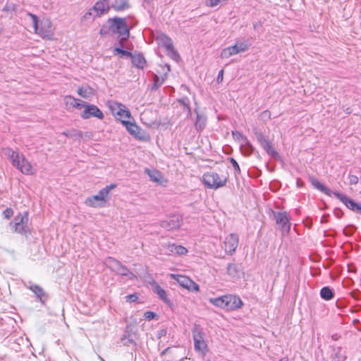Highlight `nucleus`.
Listing matches in <instances>:
<instances>
[{"label":"nucleus","mask_w":361,"mask_h":361,"mask_svg":"<svg viewBox=\"0 0 361 361\" xmlns=\"http://www.w3.org/2000/svg\"><path fill=\"white\" fill-rule=\"evenodd\" d=\"M4 155L11 161L12 165L25 175H32L35 170L30 161L25 158L24 154L14 151L10 147L3 149Z\"/></svg>","instance_id":"f257e3e1"},{"label":"nucleus","mask_w":361,"mask_h":361,"mask_svg":"<svg viewBox=\"0 0 361 361\" xmlns=\"http://www.w3.org/2000/svg\"><path fill=\"white\" fill-rule=\"evenodd\" d=\"M32 20V24L36 33L43 38L51 39L54 35V27L49 19H43L38 23L37 17L32 13H28Z\"/></svg>","instance_id":"f03ea898"},{"label":"nucleus","mask_w":361,"mask_h":361,"mask_svg":"<svg viewBox=\"0 0 361 361\" xmlns=\"http://www.w3.org/2000/svg\"><path fill=\"white\" fill-rule=\"evenodd\" d=\"M202 181L208 188L216 190L226 185L227 178L223 176H220L216 172L209 171L203 175Z\"/></svg>","instance_id":"7ed1b4c3"},{"label":"nucleus","mask_w":361,"mask_h":361,"mask_svg":"<svg viewBox=\"0 0 361 361\" xmlns=\"http://www.w3.org/2000/svg\"><path fill=\"white\" fill-rule=\"evenodd\" d=\"M104 263L108 268L116 272L117 274L127 276L130 280L136 279V276L131 272L127 267L122 264L118 260L113 257H109L106 258Z\"/></svg>","instance_id":"20e7f679"},{"label":"nucleus","mask_w":361,"mask_h":361,"mask_svg":"<svg viewBox=\"0 0 361 361\" xmlns=\"http://www.w3.org/2000/svg\"><path fill=\"white\" fill-rule=\"evenodd\" d=\"M113 25V34H118L119 42L122 46V42L127 40L129 37V30L126 18L115 17L111 18Z\"/></svg>","instance_id":"39448f33"},{"label":"nucleus","mask_w":361,"mask_h":361,"mask_svg":"<svg viewBox=\"0 0 361 361\" xmlns=\"http://www.w3.org/2000/svg\"><path fill=\"white\" fill-rule=\"evenodd\" d=\"M276 226L283 235H288L290 230V217L286 212H278L274 213Z\"/></svg>","instance_id":"423d86ee"},{"label":"nucleus","mask_w":361,"mask_h":361,"mask_svg":"<svg viewBox=\"0 0 361 361\" xmlns=\"http://www.w3.org/2000/svg\"><path fill=\"white\" fill-rule=\"evenodd\" d=\"M28 214L23 212L18 214L10 223L11 226L13 228V231L20 234H25L28 230Z\"/></svg>","instance_id":"0eeeda50"},{"label":"nucleus","mask_w":361,"mask_h":361,"mask_svg":"<svg viewBox=\"0 0 361 361\" xmlns=\"http://www.w3.org/2000/svg\"><path fill=\"white\" fill-rule=\"evenodd\" d=\"M248 48L249 44L246 41L238 40L233 46L224 49L221 52V57L228 59L233 55L247 51Z\"/></svg>","instance_id":"6e6552de"},{"label":"nucleus","mask_w":361,"mask_h":361,"mask_svg":"<svg viewBox=\"0 0 361 361\" xmlns=\"http://www.w3.org/2000/svg\"><path fill=\"white\" fill-rule=\"evenodd\" d=\"M121 123L126 126L128 133L133 135L136 139L142 141H146L149 139V136L146 132L135 123L128 121H121Z\"/></svg>","instance_id":"1a4fd4ad"},{"label":"nucleus","mask_w":361,"mask_h":361,"mask_svg":"<svg viewBox=\"0 0 361 361\" xmlns=\"http://www.w3.org/2000/svg\"><path fill=\"white\" fill-rule=\"evenodd\" d=\"M171 278L176 280L180 286L192 292L200 290V286L189 277L178 274H171Z\"/></svg>","instance_id":"9d476101"},{"label":"nucleus","mask_w":361,"mask_h":361,"mask_svg":"<svg viewBox=\"0 0 361 361\" xmlns=\"http://www.w3.org/2000/svg\"><path fill=\"white\" fill-rule=\"evenodd\" d=\"M81 117L83 119H88L91 117H95L102 120L104 117L102 111L94 104H86L84 111L81 113Z\"/></svg>","instance_id":"9b49d317"},{"label":"nucleus","mask_w":361,"mask_h":361,"mask_svg":"<svg viewBox=\"0 0 361 361\" xmlns=\"http://www.w3.org/2000/svg\"><path fill=\"white\" fill-rule=\"evenodd\" d=\"M182 222V217L178 214H175L161 221L160 225L167 231H171L178 228L181 226Z\"/></svg>","instance_id":"f8f14e48"},{"label":"nucleus","mask_w":361,"mask_h":361,"mask_svg":"<svg viewBox=\"0 0 361 361\" xmlns=\"http://www.w3.org/2000/svg\"><path fill=\"white\" fill-rule=\"evenodd\" d=\"M239 238L238 235L235 233H231L226 237L224 244L225 252L232 255L235 252L236 248L238 246Z\"/></svg>","instance_id":"ddd939ff"},{"label":"nucleus","mask_w":361,"mask_h":361,"mask_svg":"<svg viewBox=\"0 0 361 361\" xmlns=\"http://www.w3.org/2000/svg\"><path fill=\"white\" fill-rule=\"evenodd\" d=\"M334 195L338 198L340 201H341L348 209L352 211L361 214V205L357 204L352 199L349 198L346 195L335 191L334 192Z\"/></svg>","instance_id":"4468645a"},{"label":"nucleus","mask_w":361,"mask_h":361,"mask_svg":"<svg viewBox=\"0 0 361 361\" xmlns=\"http://www.w3.org/2000/svg\"><path fill=\"white\" fill-rule=\"evenodd\" d=\"M162 250L165 255H184L188 252V250L180 245L171 244V243H164L161 245Z\"/></svg>","instance_id":"2eb2a0df"},{"label":"nucleus","mask_w":361,"mask_h":361,"mask_svg":"<svg viewBox=\"0 0 361 361\" xmlns=\"http://www.w3.org/2000/svg\"><path fill=\"white\" fill-rule=\"evenodd\" d=\"M192 337L195 349L197 351H203L206 348L207 345L203 339L202 331L197 325L192 329Z\"/></svg>","instance_id":"dca6fc26"},{"label":"nucleus","mask_w":361,"mask_h":361,"mask_svg":"<svg viewBox=\"0 0 361 361\" xmlns=\"http://www.w3.org/2000/svg\"><path fill=\"white\" fill-rule=\"evenodd\" d=\"M109 9V6L107 0H99L94 4L92 10L85 14L84 18H88L90 16H91L92 14V11L95 12V15L97 16H100L107 13Z\"/></svg>","instance_id":"f3484780"},{"label":"nucleus","mask_w":361,"mask_h":361,"mask_svg":"<svg viewBox=\"0 0 361 361\" xmlns=\"http://www.w3.org/2000/svg\"><path fill=\"white\" fill-rule=\"evenodd\" d=\"M226 310L233 311L240 308L243 302L241 299L235 295H226Z\"/></svg>","instance_id":"a211bd4d"},{"label":"nucleus","mask_w":361,"mask_h":361,"mask_svg":"<svg viewBox=\"0 0 361 361\" xmlns=\"http://www.w3.org/2000/svg\"><path fill=\"white\" fill-rule=\"evenodd\" d=\"M226 274L233 281L238 279L240 275V266L235 263H230L226 267Z\"/></svg>","instance_id":"6ab92c4d"},{"label":"nucleus","mask_w":361,"mask_h":361,"mask_svg":"<svg viewBox=\"0 0 361 361\" xmlns=\"http://www.w3.org/2000/svg\"><path fill=\"white\" fill-rule=\"evenodd\" d=\"M106 197V191L102 189L97 195L88 197L85 201V204L87 206L94 207H96V201H104Z\"/></svg>","instance_id":"aec40b11"},{"label":"nucleus","mask_w":361,"mask_h":361,"mask_svg":"<svg viewBox=\"0 0 361 361\" xmlns=\"http://www.w3.org/2000/svg\"><path fill=\"white\" fill-rule=\"evenodd\" d=\"M27 288H29L35 294L37 298L39 300V301L42 303L44 304L45 301L47 300L48 295L44 291L43 288L41 286L36 284H33L28 286Z\"/></svg>","instance_id":"412c9836"},{"label":"nucleus","mask_w":361,"mask_h":361,"mask_svg":"<svg viewBox=\"0 0 361 361\" xmlns=\"http://www.w3.org/2000/svg\"><path fill=\"white\" fill-rule=\"evenodd\" d=\"M195 112L197 114L194 123L195 128L197 131H202L207 125V118L204 114H200L196 109H195Z\"/></svg>","instance_id":"4be33fe9"},{"label":"nucleus","mask_w":361,"mask_h":361,"mask_svg":"<svg viewBox=\"0 0 361 361\" xmlns=\"http://www.w3.org/2000/svg\"><path fill=\"white\" fill-rule=\"evenodd\" d=\"M64 100L66 105H70L71 106L76 109H81L82 107L85 108L87 104L86 102L71 95L66 96Z\"/></svg>","instance_id":"5701e85b"},{"label":"nucleus","mask_w":361,"mask_h":361,"mask_svg":"<svg viewBox=\"0 0 361 361\" xmlns=\"http://www.w3.org/2000/svg\"><path fill=\"white\" fill-rule=\"evenodd\" d=\"M310 181L312 185L317 188V190H320L321 192H324L328 196H331V195H334V192H332L330 189H329L327 187L322 184L317 178H311Z\"/></svg>","instance_id":"b1692460"},{"label":"nucleus","mask_w":361,"mask_h":361,"mask_svg":"<svg viewBox=\"0 0 361 361\" xmlns=\"http://www.w3.org/2000/svg\"><path fill=\"white\" fill-rule=\"evenodd\" d=\"M130 58H131L132 63L133 64L134 66L141 69L144 68L146 63V61L142 54H132V56Z\"/></svg>","instance_id":"393cba45"},{"label":"nucleus","mask_w":361,"mask_h":361,"mask_svg":"<svg viewBox=\"0 0 361 361\" xmlns=\"http://www.w3.org/2000/svg\"><path fill=\"white\" fill-rule=\"evenodd\" d=\"M156 39H157L158 44L160 46L164 47L166 49V50L168 48H170L171 46L173 45L172 39L164 34L159 35L157 37Z\"/></svg>","instance_id":"a878e982"},{"label":"nucleus","mask_w":361,"mask_h":361,"mask_svg":"<svg viewBox=\"0 0 361 361\" xmlns=\"http://www.w3.org/2000/svg\"><path fill=\"white\" fill-rule=\"evenodd\" d=\"M209 301L216 307L226 310V295L219 298H209Z\"/></svg>","instance_id":"bb28decb"},{"label":"nucleus","mask_w":361,"mask_h":361,"mask_svg":"<svg viewBox=\"0 0 361 361\" xmlns=\"http://www.w3.org/2000/svg\"><path fill=\"white\" fill-rule=\"evenodd\" d=\"M111 6L114 10L121 11L129 8L130 4L128 0H114Z\"/></svg>","instance_id":"cd10ccee"},{"label":"nucleus","mask_w":361,"mask_h":361,"mask_svg":"<svg viewBox=\"0 0 361 361\" xmlns=\"http://www.w3.org/2000/svg\"><path fill=\"white\" fill-rule=\"evenodd\" d=\"M113 25L111 18L109 19L107 22L102 25L100 29L99 33L102 36H107L110 34H113Z\"/></svg>","instance_id":"c85d7f7f"},{"label":"nucleus","mask_w":361,"mask_h":361,"mask_svg":"<svg viewBox=\"0 0 361 361\" xmlns=\"http://www.w3.org/2000/svg\"><path fill=\"white\" fill-rule=\"evenodd\" d=\"M108 106L114 116L119 113V111H121V108H124L123 104L116 101H109Z\"/></svg>","instance_id":"c756f323"},{"label":"nucleus","mask_w":361,"mask_h":361,"mask_svg":"<svg viewBox=\"0 0 361 361\" xmlns=\"http://www.w3.org/2000/svg\"><path fill=\"white\" fill-rule=\"evenodd\" d=\"M77 92L80 97L85 99L89 98L93 94V90L89 86L80 87Z\"/></svg>","instance_id":"7c9ffc66"},{"label":"nucleus","mask_w":361,"mask_h":361,"mask_svg":"<svg viewBox=\"0 0 361 361\" xmlns=\"http://www.w3.org/2000/svg\"><path fill=\"white\" fill-rule=\"evenodd\" d=\"M155 293L158 295L159 298L163 300L166 304L170 305L171 301L167 298L166 291L159 286L157 285L154 288Z\"/></svg>","instance_id":"2f4dec72"},{"label":"nucleus","mask_w":361,"mask_h":361,"mask_svg":"<svg viewBox=\"0 0 361 361\" xmlns=\"http://www.w3.org/2000/svg\"><path fill=\"white\" fill-rule=\"evenodd\" d=\"M320 296L324 300H329L334 298V294L333 290L329 287L325 286L321 289Z\"/></svg>","instance_id":"473e14b6"},{"label":"nucleus","mask_w":361,"mask_h":361,"mask_svg":"<svg viewBox=\"0 0 361 361\" xmlns=\"http://www.w3.org/2000/svg\"><path fill=\"white\" fill-rule=\"evenodd\" d=\"M261 146L267 152V153L271 155L272 157H276L278 156L277 152L273 149L271 143L268 140L262 143Z\"/></svg>","instance_id":"72a5a7b5"},{"label":"nucleus","mask_w":361,"mask_h":361,"mask_svg":"<svg viewBox=\"0 0 361 361\" xmlns=\"http://www.w3.org/2000/svg\"><path fill=\"white\" fill-rule=\"evenodd\" d=\"M115 117L121 121H123V118H130L131 117V114L124 105V108H121V111H119V113H118Z\"/></svg>","instance_id":"f704fd0d"},{"label":"nucleus","mask_w":361,"mask_h":361,"mask_svg":"<svg viewBox=\"0 0 361 361\" xmlns=\"http://www.w3.org/2000/svg\"><path fill=\"white\" fill-rule=\"evenodd\" d=\"M146 172L147 173V174L150 177V179L152 181L156 182V183L160 182L161 176L158 171H152L149 169H146Z\"/></svg>","instance_id":"c9c22d12"},{"label":"nucleus","mask_w":361,"mask_h":361,"mask_svg":"<svg viewBox=\"0 0 361 361\" xmlns=\"http://www.w3.org/2000/svg\"><path fill=\"white\" fill-rule=\"evenodd\" d=\"M167 54L173 60L178 61L179 59V54L177 51L174 49L173 45L171 46L170 48L166 49Z\"/></svg>","instance_id":"e433bc0d"},{"label":"nucleus","mask_w":361,"mask_h":361,"mask_svg":"<svg viewBox=\"0 0 361 361\" xmlns=\"http://www.w3.org/2000/svg\"><path fill=\"white\" fill-rule=\"evenodd\" d=\"M164 78H159L158 75H154L153 88L155 90L158 89L164 83Z\"/></svg>","instance_id":"4c0bfd02"},{"label":"nucleus","mask_w":361,"mask_h":361,"mask_svg":"<svg viewBox=\"0 0 361 361\" xmlns=\"http://www.w3.org/2000/svg\"><path fill=\"white\" fill-rule=\"evenodd\" d=\"M255 135L257 137V141L260 143V145L268 140L261 131L255 130Z\"/></svg>","instance_id":"58836bf2"},{"label":"nucleus","mask_w":361,"mask_h":361,"mask_svg":"<svg viewBox=\"0 0 361 361\" xmlns=\"http://www.w3.org/2000/svg\"><path fill=\"white\" fill-rule=\"evenodd\" d=\"M259 119L266 122L271 119V112L268 110L262 111L259 115Z\"/></svg>","instance_id":"ea45409f"},{"label":"nucleus","mask_w":361,"mask_h":361,"mask_svg":"<svg viewBox=\"0 0 361 361\" xmlns=\"http://www.w3.org/2000/svg\"><path fill=\"white\" fill-rule=\"evenodd\" d=\"M62 134L66 137H73L74 136L78 135L79 137H82L81 133L78 132L75 130H72L70 131H63Z\"/></svg>","instance_id":"a19ab883"},{"label":"nucleus","mask_w":361,"mask_h":361,"mask_svg":"<svg viewBox=\"0 0 361 361\" xmlns=\"http://www.w3.org/2000/svg\"><path fill=\"white\" fill-rule=\"evenodd\" d=\"M178 102L185 106L189 112L190 111L191 109L190 106V101L187 97H184L178 99Z\"/></svg>","instance_id":"79ce46f5"},{"label":"nucleus","mask_w":361,"mask_h":361,"mask_svg":"<svg viewBox=\"0 0 361 361\" xmlns=\"http://www.w3.org/2000/svg\"><path fill=\"white\" fill-rule=\"evenodd\" d=\"M115 51L118 54H121L123 56L130 57L132 56L131 52L124 50V49H122L121 48H115Z\"/></svg>","instance_id":"37998d69"},{"label":"nucleus","mask_w":361,"mask_h":361,"mask_svg":"<svg viewBox=\"0 0 361 361\" xmlns=\"http://www.w3.org/2000/svg\"><path fill=\"white\" fill-rule=\"evenodd\" d=\"M13 211L11 208L6 209L2 213L3 216L6 219H9L13 216Z\"/></svg>","instance_id":"c03bdc74"},{"label":"nucleus","mask_w":361,"mask_h":361,"mask_svg":"<svg viewBox=\"0 0 361 361\" xmlns=\"http://www.w3.org/2000/svg\"><path fill=\"white\" fill-rule=\"evenodd\" d=\"M230 161L233 166V167L234 168L235 171L236 173H240V166L238 164V162L236 161V160L233 158H231L230 159Z\"/></svg>","instance_id":"a18cd8bd"},{"label":"nucleus","mask_w":361,"mask_h":361,"mask_svg":"<svg viewBox=\"0 0 361 361\" xmlns=\"http://www.w3.org/2000/svg\"><path fill=\"white\" fill-rule=\"evenodd\" d=\"M137 296L135 294H130L126 296V300L128 302H133L137 300Z\"/></svg>","instance_id":"49530a36"},{"label":"nucleus","mask_w":361,"mask_h":361,"mask_svg":"<svg viewBox=\"0 0 361 361\" xmlns=\"http://www.w3.org/2000/svg\"><path fill=\"white\" fill-rule=\"evenodd\" d=\"M349 182L351 185H355L358 183V177L355 175H350L349 177Z\"/></svg>","instance_id":"de8ad7c7"},{"label":"nucleus","mask_w":361,"mask_h":361,"mask_svg":"<svg viewBox=\"0 0 361 361\" xmlns=\"http://www.w3.org/2000/svg\"><path fill=\"white\" fill-rule=\"evenodd\" d=\"M144 316L145 319L148 320H152L155 317V314L153 312L148 311L145 312Z\"/></svg>","instance_id":"09e8293b"},{"label":"nucleus","mask_w":361,"mask_h":361,"mask_svg":"<svg viewBox=\"0 0 361 361\" xmlns=\"http://www.w3.org/2000/svg\"><path fill=\"white\" fill-rule=\"evenodd\" d=\"M116 188V185L114 184H111L109 185H107L104 188H103L102 190H106V195H108L109 192L111 191V190L114 189Z\"/></svg>","instance_id":"8fccbe9b"},{"label":"nucleus","mask_w":361,"mask_h":361,"mask_svg":"<svg viewBox=\"0 0 361 361\" xmlns=\"http://www.w3.org/2000/svg\"><path fill=\"white\" fill-rule=\"evenodd\" d=\"M223 74H224V71L223 70H221L218 74V76H217V80L219 81V80H223Z\"/></svg>","instance_id":"3c124183"},{"label":"nucleus","mask_w":361,"mask_h":361,"mask_svg":"<svg viewBox=\"0 0 361 361\" xmlns=\"http://www.w3.org/2000/svg\"><path fill=\"white\" fill-rule=\"evenodd\" d=\"M171 351V348L170 347H168L166 348V349H164L161 353V356H164L165 355H166L168 353H169Z\"/></svg>","instance_id":"603ef678"},{"label":"nucleus","mask_w":361,"mask_h":361,"mask_svg":"<svg viewBox=\"0 0 361 361\" xmlns=\"http://www.w3.org/2000/svg\"><path fill=\"white\" fill-rule=\"evenodd\" d=\"M245 140L246 141V143L247 144L248 147L250 149V151L252 152L253 150L252 146L248 142V141L247 140L246 137H245Z\"/></svg>","instance_id":"864d4df0"},{"label":"nucleus","mask_w":361,"mask_h":361,"mask_svg":"<svg viewBox=\"0 0 361 361\" xmlns=\"http://www.w3.org/2000/svg\"><path fill=\"white\" fill-rule=\"evenodd\" d=\"M166 334V331L165 330H162L160 333H159V336H164Z\"/></svg>","instance_id":"5fc2aeb1"},{"label":"nucleus","mask_w":361,"mask_h":361,"mask_svg":"<svg viewBox=\"0 0 361 361\" xmlns=\"http://www.w3.org/2000/svg\"><path fill=\"white\" fill-rule=\"evenodd\" d=\"M346 113L347 114H350L351 113V110L350 108H347V109L345 110Z\"/></svg>","instance_id":"6e6d98bb"},{"label":"nucleus","mask_w":361,"mask_h":361,"mask_svg":"<svg viewBox=\"0 0 361 361\" xmlns=\"http://www.w3.org/2000/svg\"><path fill=\"white\" fill-rule=\"evenodd\" d=\"M344 233H345V235H350V233H348L347 232V230H346V229H344Z\"/></svg>","instance_id":"4d7b16f0"},{"label":"nucleus","mask_w":361,"mask_h":361,"mask_svg":"<svg viewBox=\"0 0 361 361\" xmlns=\"http://www.w3.org/2000/svg\"><path fill=\"white\" fill-rule=\"evenodd\" d=\"M332 338H333V339H334V340H337L336 335H334V336H332Z\"/></svg>","instance_id":"13d9d810"},{"label":"nucleus","mask_w":361,"mask_h":361,"mask_svg":"<svg viewBox=\"0 0 361 361\" xmlns=\"http://www.w3.org/2000/svg\"><path fill=\"white\" fill-rule=\"evenodd\" d=\"M339 215H340V213L336 214V216H337V217H339Z\"/></svg>","instance_id":"bf43d9fd"},{"label":"nucleus","mask_w":361,"mask_h":361,"mask_svg":"<svg viewBox=\"0 0 361 361\" xmlns=\"http://www.w3.org/2000/svg\"><path fill=\"white\" fill-rule=\"evenodd\" d=\"M339 215H340V213L336 214V216H337V217H339Z\"/></svg>","instance_id":"052dcab7"},{"label":"nucleus","mask_w":361,"mask_h":361,"mask_svg":"<svg viewBox=\"0 0 361 361\" xmlns=\"http://www.w3.org/2000/svg\"><path fill=\"white\" fill-rule=\"evenodd\" d=\"M339 215H340V213L336 214V216H337V217H339Z\"/></svg>","instance_id":"680f3d73"},{"label":"nucleus","mask_w":361,"mask_h":361,"mask_svg":"<svg viewBox=\"0 0 361 361\" xmlns=\"http://www.w3.org/2000/svg\"><path fill=\"white\" fill-rule=\"evenodd\" d=\"M256 27H257V24H255L254 25V27L256 28Z\"/></svg>","instance_id":"e2e57ef3"},{"label":"nucleus","mask_w":361,"mask_h":361,"mask_svg":"<svg viewBox=\"0 0 361 361\" xmlns=\"http://www.w3.org/2000/svg\"><path fill=\"white\" fill-rule=\"evenodd\" d=\"M325 361H327V360H325Z\"/></svg>","instance_id":"0e129e2a"}]
</instances>
